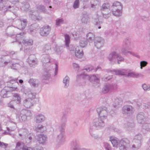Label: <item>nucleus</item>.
I'll return each instance as SVG.
<instances>
[{"mask_svg":"<svg viewBox=\"0 0 150 150\" xmlns=\"http://www.w3.org/2000/svg\"><path fill=\"white\" fill-rule=\"evenodd\" d=\"M97 111L99 115V117L105 120L107 119L109 111L106 107L104 106L100 107L97 108Z\"/></svg>","mask_w":150,"mask_h":150,"instance_id":"obj_5","label":"nucleus"},{"mask_svg":"<svg viewBox=\"0 0 150 150\" xmlns=\"http://www.w3.org/2000/svg\"><path fill=\"white\" fill-rule=\"evenodd\" d=\"M77 76L80 79H87L91 82L93 81L96 83H98L100 81L99 79L94 75L90 76L85 74H81L79 75H78Z\"/></svg>","mask_w":150,"mask_h":150,"instance_id":"obj_6","label":"nucleus"},{"mask_svg":"<svg viewBox=\"0 0 150 150\" xmlns=\"http://www.w3.org/2000/svg\"><path fill=\"white\" fill-rule=\"evenodd\" d=\"M111 9L117 8L119 9L122 8L123 6L122 4L120 2L117 1H115L112 3V5L111 6Z\"/></svg>","mask_w":150,"mask_h":150,"instance_id":"obj_31","label":"nucleus"},{"mask_svg":"<svg viewBox=\"0 0 150 150\" xmlns=\"http://www.w3.org/2000/svg\"><path fill=\"white\" fill-rule=\"evenodd\" d=\"M122 104V99L120 98H116L115 99L113 106L115 108L120 107Z\"/></svg>","mask_w":150,"mask_h":150,"instance_id":"obj_34","label":"nucleus"},{"mask_svg":"<svg viewBox=\"0 0 150 150\" xmlns=\"http://www.w3.org/2000/svg\"><path fill=\"white\" fill-rule=\"evenodd\" d=\"M65 45L67 47H68L70 43V38L69 35L68 34H65L64 35Z\"/></svg>","mask_w":150,"mask_h":150,"instance_id":"obj_48","label":"nucleus"},{"mask_svg":"<svg viewBox=\"0 0 150 150\" xmlns=\"http://www.w3.org/2000/svg\"><path fill=\"white\" fill-rule=\"evenodd\" d=\"M113 71L116 74L125 75L130 77L137 78L139 76V75L138 73L134 72H129L127 74H125V70L122 69L117 70H114Z\"/></svg>","mask_w":150,"mask_h":150,"instance_id":"obj_4","label":"nucleus"},{"mask_svg":"<svg viewBox=\"0 0 150 150\" xmlns=\"http://www.w3.org/2000/svg\"><path fill=\"white\" fill-rule=\"evenodd\" d=\"M33 100L29 98L25 99L23 102V105L26 108H29L33 105Z\"/></svg>","mask_w":150,"mask_h":150,"instance_id":"obj_21","label":"nucleus"},{"mask_svg":"<svg viewBox=\"0 0 150 150\" xmlns=\"http://www.w3.org/2000/svg\"><path fill=\"white\" fill-rule=\"evenodd\" d=\"M25 32H21L19 34H17L16 35V36L14 37V39L16 40L14 41H13L11 42V43H13L14 42H20V40L22 38V36L24 35L25 34Z\"/></svg>","mask_w":150,"mask_h":150,"instance_id":"obj_36","label":"nucleus"},{"mask_svg":"<svg viewBox=\"0 0 150 150\" xmlns=\"http://www.w3.org/2000/svg\"><path fill=\"white\" fill-rule=\"evenodd\" d=\"M36 122L40 123L43 121L45 119L44 116L42 114L37 115L35 118Z\"/></svg>","mask_w":150,"mask_h":150,"instance_id":"obj_35","label":"nucleus"},{"mask_svg":"<svg viewBox=\"0 0 150 150\" xmlns=\"http://www.w3.org/2000/svg\"><path fill=\"white\" fill-rule=\"evenodd\" d=\"M63 47L62 46H57L56 47V51L58 54H60L63 50Z\"/></svg>","mask_w":150,"mask_h":150,"instance_id":"obj_54","label":"nucleus"},{"mask_svg":"<svg viewBox=\"0 0 150 150\" xmlns=\"http://www.w3.org/2000/svg\"><path fill=\"white\" fill-rule=\"evenodd\" d=\"M42 51L43 53L46 54H48L51 53V48L50 44L45 45L43 48Z\"/></svg>","mask_w":150,"mask_h":150,"instance_id":"obj_28","label":"nucleus"},{"mask_svg":"<svg viewBox=\"0 0 150 150\" xmlns=\"http://www.w3.org/2000/svg\"><path fill=\"white\" fill-rule=\"evenodd\" d=\"M25 93L28 96V98L31 99L33 100L35 97V93H32L30 91H25Z\"/></svg>","mask_w":150,"mask_h":150,"instance_id":"obj_41","label":"nucleus"},{"mask_svg":"<svg viewBox=\"0 0 150 150\" xmlns=\"http://www.w3.org/2000/svg\"><path fill=\"white\" fill-rule=\"evenodd\" d=\"M142 141L139 140H137L136 139H133V142L134 143V144L132 145V148H135L137 149H138L139 148L141 145Z\"/></svg>","mask_w":150,"mask_h":150,"instance_id":"obj_38","label":"nucleus"},{"mask_svg":"<svg viewBox=\"0 0 150 150\" xmlns=\"http://www.w3.org/2000/svg\"><path fill=\"white\" fill-rule=\"evenodd\" d=\"M110 8V5L107 3L103 4L101 7L100 10L103 17L105 18H108L111 15V11Z\"/></svg>","mask_w":150,"mask_h":150,"instance_id":"obj_2","label":"nucleus"},{"mask_svg":"<svg viewBox=\"0 0 150 150\" xmlns=\"http://www.w3.org/2000/svg\"><path fill=\"white\" fill-rule=\"evenodd\" d=\"M87 42L84 39L81 40L80 42V46L81 47H83L87 45Z\"/></svg>","mask_w":150,"mask_h":150,"instance_id":"obj_52","label":"nucleus"},{"mask_svg":"<svg viewBox=\"0 0 150 150\" xmlns=\"http://www.w3.org/2000/svg\"><path fill=\"white\" fill-rule=\"evenodd\" d=\"M65 129H60L59 132L60 133L57 136V141L59 143H62L64 142V136Z\"/></svg>","mask_w":150,"mask_h":150,"instance_id":"obj_19","label":"nucleus"},{"mask_svg":"<svg viewBox=\"0 0 150 150\" xmlns=\"http://www.w3.org/2000/svg\"><path fill=\"white\" fill-rule=\"evenodd\" d=\"M94 130L95 129H94L93 127H90L89 129V132L91 136L93 137L95 139H96L98 138V135H95L93 133Z\"/></svg>","mask_w":150,"mask_h":150,"instance_id":"obj_47","label":"nucleus"},{"mask_svg":"<svg viewBox=\"0 0 150 150\" xmlns=\"http://www.w3.org/2000/svg\"><path fill=\"white\" fill-rule=\"evenodd\" d=\"M134 126V125L133 123L128 122L126 125L125 127L127 130L129 131L131 130L132 128Z\"/></svg>","mask_w":150,"mask_h":150,"instance_id":"obj_46","label":"nucleus"},{"mask_svg":"<svg viewBox=\"0 0 150 150\" xmlns=\"http://www.w3.org/2000/svg\"><path fill=\"white\" fill-rule=\"evenodd\" d=\"M69 78L67 76H66L64 78L63 80V83L64 84V87L65 88H67L69 85Z\"/></svg>","mask_w":150,"mask_h":150,"instance_id":"obj_40","label":"nucleus"},{"mask_svg":"<svg viewBox=\"0 0 150 150\" xmlns=\"http://www.w3.org/2000/svg\"><path fill=\"white\" fill-rule=\"evenodd\" d=\"M112 77V75L108 76L107 74L104 76L102 78V80L105 81H107L111 79Z\"/></svg>","mask_w":150,"mask_h":150,"instance_id":"obj_57","label":"nucleus"},{"mask_svg":"<svg viewBox=\"0 0 150 150\" xmlns=\"http://www.w3.org/2000/svg\"><path fill=\"white\" fill-rule=\"evenodd\" d=\"M29 17L33 20H40L42 19V17L39 15L38 12L34 10L30 11L29 12Z\"/></svg>","mask_w":150,"mask_h":150,"instance_id":"obj_11","label":"nucleus"},{"mask_svg":"<svg viewBox=\"0 0 150 150\" xmlns=\"http://www.w3.org/2000/svg\"><path fill=\"white\" fill-rule=\"evenodd\" d=\"M131 40L130 38H125L122 43V47L127 48L128 50L131 49Z\"/></svg>","mask_w":150,"mask_h":150,"instance_id":"obj_20","label":"nucleus"},{"mask_svg":"<svg viewBox=\"0 0 150 150\" xmlns=\"http://www.w3.org/2000/svg\"><path fill=\"white\" fill-rule=\"evenodd\" d=\"M6 0H0V10L5 7V5L6 4Z\"/></svg>","mask_w":150,"mask_h":150,"instance_id":"obj_55","label":"nucleus"},{"mask_svg":"<svg viewBox=\"0 0 150 150\" xmlns=\"http://www.w3.org/2000/svg\"><path fill=\"white\" fill-rule=\"evenodd\" d=\"M64 20L62 18L58 19L56 20V25L59 26L61 24L63 23Z\"/></svg>","mask_w":150,"mask_h":150,"instance_id":"obj_63","label":"nucleus"},{"mask_svg":"<svg viewBox=\"0 0 150 150\" xmlns=\"http://www.w3.org/2000/svg\"><path fill=\"white\" fill-rule=\"evenodd\" d=\"M39 28V26L38 24L36 23L33 24L31 25L29 27L30 32L32 33L34 30H35L36 29H38Z\"/></svg>","mask_w":150,"mask_h":150,"instance_id":"obj_43","label":"nucleus"},{"mask_svg":"<svg viewBox=\"0 0 150 150\" xmlns=\"http://www.w3.org/2000/svg\"><path fill=\"white\" fill-rule=\"evenodd\" d=\"M110 140L113 146H116L117 145L118 142L117 140L115 138L110 137Z\"/></svg>","mask_w":150,"mask_h":150,"instance_id":"obj_56","label":"nucleus"},{"mask_svg":"<svg viewBox=\"0 0 150 150\" xmlns=\"http://www.w3.org/2000/svg\"><path fill=\"white\" fill-rule=\"evenodd\" d=\"M79 144L78 139H74L71 142V150H87L86 149L80 148Z\"/></svg>","mask_w":150,"mask_h":150,"instance_id":"obj_12","label":"nucleus"},{"mask_svg":"<svg viewBox=\"0 0 150 150\" xmlns=\"http://www.w3.org/2000/svg\"><path fill=\"white\" fill-rule=\"evenodd\" d=\"M47 139V137L43 134H41L38 135V141L40 144H44L45 143Z\"/></svg>","mask_w":150,"mask_h":150,"instance_id":"obj_29","label":"nucleus"},{"mask_svg":"<svg viewBox=\"0 0 150 150\" xmlns=\"http://www.w3.org/2000/svg\"><path fill=\"white\" fill-rule=\"evenodd\" d=\"M37 9L40 11L45 12V7L44 6L40 5L37 7Z\"/></svg>","mask_w":150,"mask_h":150,"instance_id":"obj_64","label":"nucleus"},{"mask_svg":"<svg viewBox=\"0 0 150 150\" xmlns=\"http://www.w3.org/2000/svg\"><path fill=\"white\" fill-rule=\"evenodd\" d=\"M105 120L102 118L99 117L96 118L93 120V126L91 127H93L94 129H95V127L98 128L103 127L105 125Z\"/></svg>","mask_w":150,"mask_h":150,"instance_id":"obj_7","label":"nucleus"},{"mask_svg":"<svg viewBox=\"0 0 150 150\" xmlns=\"http://www.w3.org/2000/svg\"><path fill=\"white\" fill-rule=\"evenodd\" d=\"M111 9V12L113 15L117 17H119L121 15L122 13V8H112Z\"/></svg>","mask_w":150,"mask_h":150,"instance_id":"obj_25","label":"nucleus"},{"mask_svg":"<svg viewBox=\"0 0 150 150\" xmlns=\"http://www.w3.org/2000/svg\"><path fill=\"white\" fill-rule=\"evenodd\" d=\"M37 59L34 54H31L29 56L28 59V62L30 67H34L37 62Z\"/></svg>","mask_w":150,"mask_h":150,"instance_id":"obj_15","label":"nucleus"},{"mask_svg":"<svg viewBox=\"0 0 150 150\" xmlns=\"http://www.w3.org/2000/svg\"><path fill=\"white\" fill-rule=\"evenodd\" d=\"M115 85L112 84H108L105 85L103 88L102 92L106 93L111 92L115 88Z\"/></svg>","mask_w":150,"mask_h":150,"instance_id":"obj_17","label":"nucleus"},{"mask_svg":"<svg viewBox=\"0 0 150 150\" xmlns=\"http://www.w3.org/2000/svg\"><path fill=\"white\" fill-rule=\"evenodd\" d=\"M104 43L103 39L100 37H96L94 40V45L97 48L99 49L103 46Z\"/></svg>","mask_w":150,"mask_h":150,"instance_id":"obj_14","label":"nucleus"},{"mask_svg":"<svg viewBox=\"0 0 150 150\" xmlns=\"http://www.w3.org/2000/svg\"><path fill=\"white\" fill-rule=\"evenodd\" d=\"M16 29V28L13 26L8 27L6 30V34L10 37L15 35V31Z\"/></svg>","mask_w":150,"mask_h":150,"instance_id":"obj_23","label":"nucleus"},{"mask_svg":"<svg viewBox=\"0 0 150 150\" xmlns=\"http://www.w3.org/2000/svg\"><path fill=\"white\" fill-rule=\"evenodd\" d=\"M67 121V113L65 112L63 114L60 120V128L65 129L66 128Z\"/></svg>","mask_w":150,"mask_h":150,"instance_id":"obj_16","label":"nucleus"},{"mask_svg":"<svg viewBox=\"0 0 150 150\" xmlns=\"http://www.w3.org/2000/svg\"><path fill=\"white\" fill-rule=\"evenodd\" d=\"M134 111V108L132 106L126 105L122 108V112L124 114L130 115L133 113Z\"/></svg>","mask_w":150,"mask_h":150,"instance_id":"obj_10","label":"nucleus"},{"mask_svg":"<svg viewBox=\"0 0 150 150\" xmlns=\"http://www.w3.org/2000/svg\"><path fill=\"white\" fill-rule=\"evenodd\" d=\"M22 43L25 45H31L33 44V41L31 39H26L23 40L22 41Z\"/></svg>","mask_w":150,"mask_h":150,"instance_id":"obj_42","label":"nucleus"},{"mask_svg":"<svg viewBox=\"0 0 150 150\" xmlns=\"http://www.w3.org/2000/svg\"><path fill=\"white\" fill-rule=\"evenodd\" d=\"M142 86L143 89L145 91H150V84H146L144 83L142 85Z\"/></svg>","mask_w":150,"mask_h":150,"instance_id":"obj_49","label":"nucleus"},{"mask_svg":"<svg viewBox=\"0 0 150 150\" xmlns=\"http://www.w3.org/2000/svg\"><path fill=\"white\" fill-rule=\"evenodd\" d=\"M93 23L95 25L98 26V29H100L101 27L100 25L103 22L101 21H99L98 19L97 18L94 20Z\"/></svg>","mask_w":150,"mask_h":150,"instance_id":"obj_44","label":"nucleus"},{"mask_svg":"<svg viewBox=\"0 0 150 150\" xmlns=\"http://www.w3.org/2000/svg\"><path fill=\"white\" fill-rule=\"evenodd\" d=\"M41 61L44 66L46 67V65L47 66H49L53 62V59L48 54H46L42 56Z\"/></svg>","mask_w":150,"mask_h":150,"instance_id":"obj_8","label":"nucleus"},{"mask_svg":"<svg viewBox=\"0 0 150 150\" xmlns=\"http://www.w3.org/2000/svg\"><path fill=\"white\" fill-rule=\"evenodd\" d=\"M116 58L117 60V63L118 64H120V62L124 61V59L121 55L118 53H117Z\"/></svg>","mask_w":150,"mask_h":150,"instance_id":"obj_53","label":"nucleus"},{"mask_svg":"<svg viewBox=\"0 0 150 150\" xmlns=\"http://www.w3.org/2000/svg\"><path fill=\"white\" fill-rule=\"evenodd\" d=\"M17 117H18L20 119V117L23 121H25L28 117H30L32 114L29 110L26 109H23L20 112H18L16 113Z\"/></svg>","mask_w":150,"mask_h":150,"instance_id":"obj_3","label":"nucleus"},{"mask_svg":"<svg viewBox=\"0 0 150 150\" xmlns=\"http://www.w3.org/2000/svg\"><path fill=\"white\" fill-rule=\"evenodd\" d=\"M79 6V0H75L74 3L73 7L75 9L78 8Z\"/></svg>","mask_w":150,"mask_h":150,"instance_id":"obj_60","label":"nucleus"},{"mask_svg":"<svg viewBox=\"0 0 150 150\" xmlns=\"http://www.w3.org/2000/svg\"><path fill=\"white\" fill-rule=\"evenodd\" d=\"M148 62L145 61H142L140 62V69H142L143 67L146 66L148 64Z\"/></svg>","mask_w":150,"mask_h":150,"instance_id":"obj_62","label":"nucleus"},{"mask_svg":"<svg viewBox=\"0 0 150 150\" xmlns=\"http://www.w3.org/2000/svg\"><path fill=\"white\" fill-rule=\"evenodd\" d=\"M103 146L106 150H111L112 148L110 145L107 142L103 143Z\"/></svg>","mask_w":150,"mask_h":150,"instance_id":"obj_58","label":"nucleus"},{"mask_svg":"<svg viewBox=\"0 0 150 150\" xmlns=\"http://www.w3.org/2000/svg\"><path fill=\"white\" fill-rule=\"evenodd\" d=\"M129 143V141L127 138H124L121 140L118 145L120 150H126Z\"/></svg>","mask_w":150,"mask_h":150,"instance_id":"obj_9","label":"nucleus"},{"mask_svg":"<svg viewBox=\"0 0 150 150\" xmlns=\"http://www.w3.org/2000/svg\"><path fill=\"white\" fill-rule=\"evenodd\" d=\"M51 30V28L48 25L44 26L40 29V35L42 36H46L49 35Z\"/></svg>","mask_w":150,"mask_h":150,"instance_id":"obj_13","label":"nucleus"},{"mask_svg":"<svg viewBox=\"0 0 150 150\" xmlns=\"http://www.w3.org/2000/svg\"><path fill=\"white\" fill-rule=\"evenodd\" d=\"M20 23L18 25V29L23 30L24 29L28 23V21L26 19L20 18L18 20Z\"/></svg>","mask_w":150,"mask_h":150,"instance_id":"obj_18","label":"nucleus"},{"mask_svg":"<svg viewBox=\"0 0 150 150\" xmlns=\"http://www.w3.org/2000/svg\"><path fill=\"white\" fill-rule=\"evenodd\" d=\"M146 117L143 112L139 113L137 115V118L139 123H142L145 119Z\"/></svg>","mask_w":150,"mask_h":150,"instance_id":"obj_27","label":"nucleus"},{"mask_svg":"<svg viewBox=\"0 0 150 150\" xmlns=\"http://www.w3.org/2000/svg\"><path fill=\"white\" fill-rule=\"evenodd\" d=\"M83 53L81 48L77 47L75 50V55L77 57L80 58L83 56Z\"/></svg>","mask_w":150,"mask_h":150,"instance_id":"obj_22","label":"nucleus"},{"mask_svg":"<svg viewBox=\"0 0 150 150\" xmlns=\"http://www.w3.org/2000/svg\"><path fill=\"white\" fill-rule=\"evenodd\" d=\"M1 95H0L1 96H2L3 98H8L13 96L15 98H17V102L18 103L21 102V97L20 95L17 93L13 94L11 91H6L4 89L1 90Z\"/></svg>","mask_w":150,"mask_h":150,"instance_id":"obj_1","label":"nucleus"},{"mask_svg":"<svg viewBox=\"0 0 150 150\" xmlns=\"http://www.w3.org/2000/svg\"><path fill=\"white\" fill-rule=\"evenodd\" d=\"M21 4L22 6L21 8L22 11H26L30 7L29 4L27 2H23Z\"/></svg>","mask_w":150,"mask_h":150,"instance_id":"obj_37","label":"nucleus"},{"mask_svg":"<svg viewBox=\"0 0 150 150\" xmlns=\"http://www.w3.org/2000/svg\"><path fill=\"white\" fill-rule=\"evenodd\" d=\"M28 82L34 88L37 87L40 83V82L38 79H30Z\"/></svg>","mask_w":150,"mask_h":150,"instance_id":"obj_30","label":"nucleus"},{"mask_svg":"<svg viewBox=\"0 0 150 150\" xmlns=\"http://www.w3.org/2000/svg\"><path fill=\"white\" fill-rule=\"evenodd\" d=\"M15 99L14 100L12 101L11 102H10L8 103V107H10V108H13V109L15 110V108L14 107V104L15 103H16L17 104L18 103L17 102V98H15ZM21 103V102L20 103H18V104H19Z\"/></svg>","mask_w":150,"mask_h":150,"instance_id":"obj_45","label":"nucleus"},{"mask_svg":"<svg viewBox=\"0 0 150 150\" xmlns=\"http://www.w3.org/2000/svg\"><path fill=\"white\" fill-rule=\"evenodd\" d=\"M37 132H43L46 130V127L41 125H38L35 129Z\"/></svg>","mask_w":150,"mask_h":150,"instance_id":"obj_39","label":"nucleus"},{"mask_svg":"<svg viewBox=\"0 0 150 150\" xmlns=\"http://www.w3.org/2000/svg\"><path fill=\"white\" fill-rule=\"evenodd\" d=\"M30 148L32 150H43V148L37 143L34 144V147Z\"/></svg>","mask_w":150,"mask_h":150,"instance_id":"obj_50","label":"nucleus"},{"mask_svg":"<svg viewBox=\"0 0 150 150\" xmlns=\"http://www.w3.org/2000/svg\"><path fill=\"white\" fill-rule=\"evenodd\" d=\"M117 53L113 51L109 55L108 58V60L110 62H113L115 59L116 57Z\"/></svg>","mask_w":150,"mask_h":150,"instance_id":"obj_32","label":"nucleus"},{"mask_svg":"<svg viewBox=\"0 0 150 150\" xmlns=\"http://www.w3.org/2000/svg\"><path fill=\"white\" fill-rule=\"evenodd\" d=\"M88 20V17L86 14H83L81 19V21L82 23H86Z\"/></svg>","mask_w":150,"mask_h":150,"instance_id":"obj_51","label":"nucleus"},{"mask_svg":"<svg viewBox=\"0 0 150 150\" xmlns=\"http://www.w3.org/2000/svg\"><path fill=\"white\" fill-rule=\"evenodd\" d=\"M98 0H91V7L94 8L98 4Z\"/></svg>","mask_w":150,"mask_h":150,"instance_id":"obj_61","label":"nucleus"},{"mask_svg":"<svg viewBox=\"0 0 150 150\" xmlns=\"http://www.w3.org/2000/svg\"><path fill=\"white\" fill-rule=\"evenodd\" d=\"M18 79H13L12 78L9 81V83L12 84H14V85L11 86H10V88H13V90H16L17 89V86L18 85V83L17 81Z\"/></svg>","mask_w":150,"mask_h":150,"instance_id":"obj_26","label":"nucleus"},{"mask_svg":"<svg viewBox=\"0 0 150 150\" xmlns=\"http://www.w3.org/2000/svg\"><path fill=\"white\" fill-rule=\"evenodd\" d=\"M95 38L94 35L91 32L88 33L86 35L87 39L89 42H92L95 40Z\"/></svg>","mask_w":150,"mask_h":150,"instance_id":"obj_33","label":"nucleus"},{"mask_svg":"<svg viewBox=\"0 0 150 150\" xmlns=\"http://www.w3.org/2000/svg\"><path fill=\"white\" fill-rule=\"evenodd\" d=\"M51 76L50 70L45 68L44 69V73L42 75V78L43 80H48Z\"/></svg>","mask_w":150,"mask_h":150,"instance_id":"obj_24","label":"nucleus"},{"mask_svg":"<svg viewBox=\"0 0 150 150\" xmlns=\"http://www.w3.org/2000/svg\"><path fill=\"white\" fill-rule=\"evenodd\" d=\"M143 128L148 132L150 131V125L147 123H145L143 125Z\"/></svg>","mask_w":150,"mask_h":150,"instance_id":"obj_59","label":"nucleus"}]
</instances>
